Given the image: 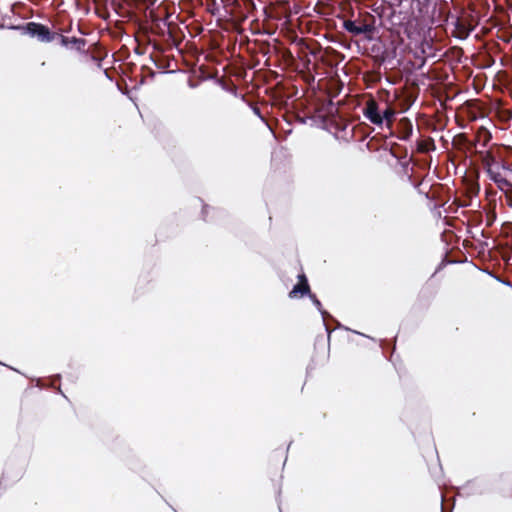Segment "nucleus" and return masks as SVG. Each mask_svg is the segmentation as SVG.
Instances as JSON below:
<instances>
[{
    "label": "nucleus",
    "mask_w": 512,
    "mask_h": 512,
    "mask_svg": "<svg viewBox=\"0 0 512 512\" xmlns=\"http://www.w3.org/2000/svg\"><path fill=\"white\" fill-rule=\"evenodd\" d=\"M395 115L394 109L387 106L382 112L381 116L383 118V121L386 120L388 123H391Z\"/></svg>",
    "instance_id": "8"
},
{
    "label": "nucleus",
    "mask_w": 512,
    "mask_h": 512,
    "mask_svg": "<svg viewBox=\"0 0 512 512\" xmlns=\"http://www.w3.org/2000/svg\"><path fill=\"white\" fill-rule=\"evenodd\" d=\"M296 277L298 282L290 290L288 297L290 299H301L304 296H309L316 306H320V301L318 300L317 296L311 294L307 277L301 269L297 272Z\"/></svg>",
    "instance_id": "1"
},
{
    "label": "nucleus",
    "mask_w": 512,
    "mask_h": 512,
    "mask_svg": "<svg viewBox=\"0 0 512 512\" xmlns=\"http://www.w3.org/2000/svg\"><path fill=\"white\" fill-rule=\"evenodd\" d=\"M252 110H253L254 114L257 115L263 122L265 121L264 118L262 117V115L260 113V109L258 107H253Z\"/></svg>",
    "instance_id": "9"
},
{
    "label": "nucleus",
    "mask_w": 512,
    "mask_h": 512,
    "mask_svg": "<svg viewBox=\"0 0 512 512\" xmlns=\"http://www.w3.org/2000/svg\"><path fill=\"white\" fill-rule=\"evenodd\" d=\"M344 28L353 35L365 34L368 39L372 38V34L375 30L374 26L366 23H356L355 21L347 20L344 21Z\"/></svg>",
    "instance_id": "4"
},
{
    "label": "nucleus",
    "mask_w": 512,
    "mask_h": 512,
    "mask_svg": "<svg viewBox=\"0 0 512 512\" xmlns=\"http://www.w3.org/2000/svg\"><path fill=\"white\" fill-rule=\"evenodd\" d=\"M61 42L64 46H68V45H74L76 46V48L78 50H80L82 47H84L85 45V40L84 39H81V38H76V37H71V38H68V37H64L62 36L61 38Z\"/></svg>",
    "instance_id": "7"
},
{
    "label": "nucleus",
    "mask_w": 512,
    "mask_h": 512,
    "mask_svg": "<svg viewBox=\"0 0 512 512\" xmlns=\"http://www.w3.org/2000/svg\"><path fill=\"white\" fill-rule=\"evenodd\" d=\"M364 116L375 125L383 124L381 112L379 111L378 105L374 100H370L367 102L366 107L364 109Z\"/></svg>",
    "instance_id": "5"
},
{
    "label": "nucleus",
    "mask_w": 512,
    "mask_h": 512,
    "mask_svg": "<svg viewBox=\"0 0 512 512\" xmlns=\"http://www.w3.org/2000/svg\"><path fill=\"white\" fill-rule=\"evenodd\" d=\"M317 112H318V109L315 108L314 112L312 114L298 116L297 119L302 124L309 125L311 127H318L319 121H320V116L317 115Z\"/></svg>",
    "instance_id": "6"
},
{
    "label": "nucleus",
    "mask_w": 512,
    "mask_h": 512,
    "mask_svg": "<svg viewBox=\"0 0 512 512\" xmlns=\"http://www.w3.org/2000/svg\"><path fill=\"white\" fill-rule=\"evenodd\" d=\"M24 29L28 35L36 37L41 42L49 43L54 40V34L43 24L29 22Z\"/></svg>",
    "instance_id": "3"
},
{
    "label": "nucleus",
    "mask_w": 512,
    "mask_h": 512,
    "mask_svg": "<svg viewBox=\"0 0 512 512\" xmlns=\"http://www.w3.org/2000/svg\"><path fill=\"white\" fill-rule=\"evenodd\" d=\"M319 4H320V0H317L315 7H317Z\"/></svg>",
    "instance_id": "10"
},
{
    "label": "nucleus",
    "mask_w": 512,
    "mask_h": 512,
    "mask_svg": "<svg viewBox=\"0 0 512 512\" xmlns=\"http://www.w3.org/2000/svg\"><path fill=\"white\" fill-rule=\"evenodd\" d=\"M508 169L498 163L490 164L487 167L489 178L497 184L502 191H509L512 188L511 182L508 180L505 173Z\"/></svg>",
    "instance_id": "2"
}]
</instances>
